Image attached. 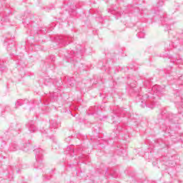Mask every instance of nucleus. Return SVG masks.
Listing matches in <instances>:
<instances>
[{"mask_svg": "<svg viewBox=\"0 0 183 183\" xmlns=\"http://www.w3.org/2000/svg\"><path fill=\"white\" fill-rule=\"evenodd\" d=\"M164 92L163 89H161V86L159 85H154L152 89H148L146 93L139 94L137 97V101L141 102L140 106L142 108H150L154 109V99H157V97H159L161 94Z\"/></svg>", "mask_w": 183, "mask_h": 183, "instance_id": "nucleus-1", "label": "nucleus"}, {"mask_svg": "<svg viewBox=\"0 0 183 183\" xmlns=\"http://www.w3.org/2000/svg\"><path fill=\"white\" fill-rule=\"evenodd\" d=\"M58 127H59V122H58L57 120H50L49 122H47L46 125L43 127V129L41 130V134L42 135L49 137V138H51V135H54L56 129H58Z\"/></svg>", "mask_w": 183, "mask_h": 183, "instance_id": "nucleus-2", "label": "nucleus"}, {"mask_svg": "<svg viewBox=\"0 0 183 183\" xmlns=\"http://www.w3.org/2000/svg\"><path fill=\"white\" fill-rule=\"evenodd\" d=\"M153 20L155 21H160L163 26H169L172 24V20L166 18L164 13L159 9L153 11Z\"/></svg>", "mask_w": 183, "mask_h": 183, "instance_id": "nucleus-3", "label": "nucleus"}, {"mask_svg": "<svg viewBox=\"0 0 183 183\" xmlns=\"http://www.w3.org/2000/svg\"><path fill=\"white\" fill-rule=\"evenodd\" d=\"M76 53L75 51L71 50L70 53H69V55L67 56L68 61H76V58H81L82 56V54L85 52V47L83 46L78 44L76 46Z\"/></svg>", "mask_w": 183, "mask_h": 183, "instance_id": "nucleus-4", "label": "nucleus"}, {"mask_svg": "<svg viewBox=\"0 0 183 183\" xmlns=\"http://www.w3.org/2000/svg\"><path fill=\"white\" fill-rule=\"evenodd\" d=\"M182 44H183V40L181 39V38L179 37V34H177L173 36L172 44L169 42L165 44V48L167 49V51H171V48H172V46L174 48H177L178 45H182Z\"/></svg>", "mask_w": 183, "mask_h": 183, "instance_id": "nucleus-5", "label": "nucleus"}, {"mask_svg": "<svg viewBox=\"0 0 183 183\" xmlns=\"http://www.w3.org/2000/svg\"><path fill=\"white\" fill-rule=\"evenodd\" d=\"M162 117L163 119H165L166 118V122L167 121H169V122H171V124H177V122H178V115L177 114L162 112Z\"/></svg>", "mask_w": 183, "mask_h": 183, "instance_id": "nucleus-6", "label": "nucleus"}, {"mask_svg": "<svg viewBox=\"0 0 183 183\" xmlns=\"http://www.w3.org/2000/svg\"><path fill=\"white\" fill-rule=\"evenodd\" d=\"M71 41H72V36H59L56 38V42L61 45V46H65L71 44Z\"/></svg>", "mask_w": 183, "mask_h": 183, "instance_id": "nucleus-7", "label": "nucleus"}, {"mask_svg": "<svg viewBox=\"0 0 183 183\" xmlns=\"http://www.w3.org/2000/svg\"><path fill=\"white\" fill-rule=\"evenodd\" d=\"M34 152L35 154L36 159H43L44 153L45 152L44 149H42L41 147H36Z\"/></svg>", "mask_w": 183, "mask_h": 183, "instance_id": "nucleus-8", "label": "nucleus"}, {"mask_svg": "<svg viewBox=\"0 0 183 183\" xmlns=\"http://www.w3.org/2000/svg\"><path fill=\"white\" fill-rule=\"evenodd\" d=\"M108 12L109 14H112V15H115L116 19H118V16H124V11H118L117 8L112 7L109 9Z\"/></svg>", "mask_w": 183, "mask_h": 183, "instance_id": "nucleus-9", "label": "nucleus"}, {"mask_svg": "<svg viewBox=\"0 0 183 183\" xmlns=\"http://www.w3.org/2000/svg\"><path fill=\"white\" fill-rule=\"evenodd\" d=\"M26 127L31 133L36 132L37 129L36 126L35 125V122L32 120L28 122Z\"/></svg>", "mask_w": 183, "mask_h": 183, "instance_id": "nucleus-10", "label": "nucleus"}, {"mask_svg": "<svg viewBox=\"0 0 183 183\" xmlns=\"http://www.w3.org/2000/svg\"><path fill=\"white\" fill-rule=\"evenodd\" d=\"M25 104H27L28 105H29V101L28 100H22V99H18L17 101H16L15 102V109H18V108H19V107H22V105H25Z\"/></svg>", "mask_w": 183, "mask_h": 183, "instance_id": "nucleus-11", "label": "nucleus"}, {"mask_svg": "<svg viewBox=\"0 0 183 183\" xmlns=\"http://www.w3.org/2000/svg\"><path fill=\"white\" fill-rule=\"evenodd\" d=\"M36 169H42L44 168V163L42 162V159H36V162L34 165Z\"/></svg>", "mask_w": 183, "mask_h": 183, "instance_id": "nucleus-12", "label": "nucleus"}, {"mask_svg": "<svg viewBox=\"0 0 183 183\" xmlns=\"http://www.w3.org/2000/svg\"><path fill=\"white\" fill-rule=\"evenodd\" d=\"M137 36H138V38L142 39V38H145V30L144 29V28L142 27H139L137 29Z\"/></svg>", "mask_w": 183, "mask_h": 183, "instance_id": "nucleus-13", "label": "nucleus"}, {"mask_svg": "<svg viewBox=\"0 0 183 183\" xmlns=\"http://www.w3.org/2000/svg\"><path fill=\"white\" fill-rule=\"evenodd\" d=\"M66 154H68V155H70V157H74L75 154V150L72 148V146L67 147L66 149Z\"/></svg>", "mask_w": 183, "mask_h": 183, "instance_id": "nucleus-14", "label": "nucleus"}, {"mask_svg": "<svg viewBox=\"0 0 183 183\" xmlns=\"http://www.w3.org/2000/svg\"><path fill=\"white\" fill-rule=\"evenodd\" d=\"M18 148H19L18 144H16V143L15 142H13L10 144L9 150L11 152H15L18 149Z\"/></svg>", "mask_w": 183, "mask_h": 183, "instance_id": "nucleus-15", "label": "nucleus"}, {"mask_svg": "<svg viewBox=\"0 0 183 183\" xmlns=\"http://www.w3.org/2000/svg\"><path fill=\"white\" fill-rule=\"evenodd\" d=\"M119 114H120V115H125V117H127L128 118H131V114L125 110H122L120 113L119 112Z\"/></svg>", "mask_w": 183, "mask_h": 183, "instance_id": "nucleus-16", "label": "nucleus"}, {"mask_svg": "<svg viewBox=\"0 0 183 183\" xmlns=\"http://www.w3.org/2000/svg\"><path fill=\"white\" fill-rule=\"evenodd\" d=\"M10 128H14V129H15V131H16L15 135H18V134H19V132H18V129H19L18 128V124H12L10 126Z\"/></svg>", "mask_w": 183, "mask_h": 183, "instance_id": "nucleus-17", "label": "nucleus"}, {"mask_svg": "<svg viewBox=\"0 0 183 183\" xmlns=\"http://www.w3.org/2000/svg\"><path fill=\"white\" fill-rule=\"evenodd\" d=\"M67 84H68V85H69L70 86H74V84H75V80L74 79L73 77H71V78H70L69 79H68Z\"/></svg>", "mask_w": 183, "mask_h": 183, "instance_id": "nucleus-18", "label": "nucleus"}, {"mask_svg": "<svg viewBox=\"0 0 183 183\" xmlns=\"http://www.w3.org/2000/svg\"><path fill=\"white\" fill-rule=\"evenodd\" d=\"M0 71L1 72H4V71H6V66H5L4 62L0 63Z\"/></svg>", "mask_w": 183, "mask_h": 183, "instance_id": "nucleus-19", "label": "nucleus"}, {"mask_svg": "<svg viewBox=\"0 0 183 183\" xmlns=\"http://www.w3.org/2000/svg\"><path fill=\"white\" fill-rule=\"evenodd\" d=\"M144 85L146 86V88L151 86V80H146L144 83Z\"/></svg>", "mask_w": 183, "mask_h": 183, "instance_id": "nucleus-20", "label": "nucleus"}, {"mask_svg": "<svg viewBox=\"0 0 183 183\" xmlns=\"http://www.w3.org/2000/svg\"><path fill=\"white\" fill-rule=\"evenodd\" d=\"M157 8H159V6H164V1L163 0H159L157 2Z\"/></svg>", "mask_w": 183, "mask_h": 183, "instance_id": "nucleus-21", "label": "nucleus"}, {"mask_svg": "<svg viewBox=\"0 0 183 183\" xmlns=\"http://www.w3.org/2000/svg\"><path fill=\"white\" fill-rule=\"evenodd\" d=\"M4 111V112H11L12 110L9 106H6Z\"/></svg>", "mask_w": 183, "mask_h": 183, "instance_id": "nucleus-22", "label": "nucleus"}, {"mask_svg": "<svg viewBox=\"0 0 183 183\" xmlns=\"http://www.w3.org/2000/svg\"><path fill=\"white\" fill-rule=\"evenodd\" d=\"M21 149H23V151H28L29 150V144H26V146H24V147L21 148Z\"/></svg>", "mask_w": 183, "mask_h": 183, "instance_id": "nucleus-23", "label": "nucleus"}, {"mask_svg": "<svg viewBox=\"0 0 183 183\" xmlns=\"http://www.w3.org/2000/svg\"><path fill=\"white\" fill-rule=\"evenodd\" d=\"M130 86H131V88H133V89H132V91L134 92H136V93H138V92H139V90H137V89H135V84H130Z\"/></svg>", "mask_w": 183, "mask_h": 183, "instance_id": "nucleus-24", "label": "nucleus"}, {"mask_svg": "<svg viewBox=\"0 0 183 183\" xmlns=\"http://www.w3.org/2000/svg\"><path fill=\"white\" fill-rule=\"evenodd\" d=\"M115 117H113V124H115V122H118V119H119V117L117 115H115Z\"/></svg>", "mask_w": 183, "mask_h": 183, "instance_id": "nucleus-25", "label": "nucleus"}, {"mask_svg": "<svg viewBox=\"0 0 183 183\" xmlns=\"http://www.w3.org/2000/svg\"><path fill=\"white\" fill-rule=\"evenodd\" d=\"M96 20H97L98 22H102V21H104V19H103L102 16H99V17H97V18H96Z\"/></svg>", "mask_w": 183, "mask_h": 183, "instance_id": "nucleus-26", "label": "nucleus"}, {"mask_svg": "<svg viewBox=\"0 0 183 183\" xmlns=\"http://www.w3.org/2000/svg\"><path fill=\"white\" fill-rule=\"evenodd\" d=\"M179 63L183 64V60H182V59H177V60H176V64H179Z\"/></svg>", "mask_w": 183, "mask_h": 183, "instance_id": "nucleus-27", "label": "nucleus"}, {"mask_svg": "<svg viewBox=\"0 0 183 183\" xmlns=\"http://www.w3.org/2000/svg\"><path fill=\"white\" fill-rule=\"evenodd\" d=\"M161 128L163 131H167V126L161 127Z\"/></svg>", "mask_w": 183, "mask_h": 183, "instance_id": "nucleus-28", "label": "nucleus"}, {"mask_svg": "<svg viewBox=\"0 0 183 183\" xmlns=\"http://www.w3.org/2000/svg\"><path fill=\"white\" fill-rule=\"evenodd\" d=\"M51 59L52 61H55V56H51Z\"/></svg>", "mask_w": 183, "mask_h": 183, "instance_id": "nucleus-29", "label": "nucleus"}, {"mask_svg": "<svg viewBox=\"0 0 183 183\" xmlns=\"http://www.w3.org/2000/svg\"><path fill=\"white\" fill-rule=\"evenodd\" d=\"M128 138H129V135H126L124 137V139H127Z\"/></svg>", "mask_w": 183, "mask_h": 183, "instance_id": "nucleus-30", "label": "nucleus"}, {"mask_svg": "<svg viewBox=\"0 0 183 183\" xmlns=\"http://www.w3.org/2000/svg\"><path fill=\"white\" fill-rule=\"evenodd\" d=\"M175 95H176V97H179V92H177L175 93Z\"/></svg>", "mask_w": 183, "mask_h": 183, "instance_id": "nucleus-31", "label": "nucleus"}, {"mask_svg": "<svg viewBox=\"0 0 183 183\" xmlns=\"http://www.w3.org/2000/svg\"><path fill=\"white\" fill-rule=\"evenodd\" d=\"M120 149H121V150H123V152H124V154H126L127 152H126L125 150H124V148H121Z\"/></svg>", "mask_w": 183, "mask_h": 183, "instance_id": "nucleus-32", "label": "nucleus"}, {"mask_svg": "<svg viewBox=\"0 0 183 183\" xmlns=\"http://www.w3.org/2000/svg\"><path fill=\"white\" fill-rule=\"evenodd\" d=\"M107 174H108V169H106L105 175H107Z\"/></svg>", "mask_w": 183, "mask_h": 183, "instance_id": "nucleus-33", "label": "nucleus"}, {"mask_svg": "<svg viewBox=\"0 0 183 183\" xmlns=\"http://www.w3.org/2000/svg\"><path fill=\"white\" fill-rule=\"evenodd\" d=\"M88 183H94V180H91V181L89 182Z\"/></svg>", "mask_w": 183, "mask_h": 183, "instance_id": "nucleus-34", "label": "nucleus"}, {"mask_svg": "<svg viewBox=\"0 0 183 183\" xmlns=\"http://www.w3.org/2000/svg\"><path fill=\"white\" fill-rule=\"evenodd\" d=\"M6 39H9V38H11V36H7V37H6Z\"/></svg>", "mask_w": 183, "mask_h": 183, "instance_id": "nucleus-35", "label": "nucleus"}, {"mask_svg": "<svg viewBox=\"0 0 183 183\" xmlns=\"http://www.w3.org/2000/svg\"><path fill=\"white\" fill-rule=\"evenodd\" d=\"M69 168H71V167H72V165L69 164Z\"/></svg>", "mask_w": 183, "mask_h": 183, "instance_id": "nucleus-36", "label": "nucleus"}, {"mask_svg": "<svg viewBox=\"0 0 183 183\" xmlns=\"http://www.w3.org/2000/svg\"><path fill=\"white\" fill-rule=\"evenodd\" d=\"M167 29L169 31V29H170L169 27H167Z\"/></svg>", "mask_w": 183, "mask_h": 183, "instance_id": "nucleus-37", "label": "nucleus"}, {"mask_svg": "<svg viewBox=\"0 0 183 183\" xmlns=\"http://www.w3.org/2000/svg\"><path fill=\"white\" fill-rule=\"evenodd\" d=\"M50 82H52V80H51V79H50Z\"/></svg>", "mask_w": 183, "mask_h": 183, "instance_id": "nucleus-38", "label": "nucleus"}, {"mask_svg": "<svg viewBox=\"0 0 183 183\" xmlns=\"http://www.w3.org/2000/svg\"><path fill=\"white\" fill-rule=\"evenodd\" d=\"M117 131H119V128H117Z\"/></svg>", "mask_w": 183, "mask_h": 183, "instance_id": "nucleus-39", "label": "nucleus"}, {"mask_svg": "<svg viewBox=\"0 0 183 183\" xmlns=\"http://www.w3.org/2000/svg\"><path fill=\"white\" fill-rule=\"evenodd\" d=\"M40 102H42V101H41V100H40Z\"/></svg>", "mask_w": 183, "mask_h": 183, "instance_id": "nucleus-40", "label": "nucleus"}, {"mask_svg": "<svg viewBox=\"0 0 183 183\" xmlns=\"http://www.w3.org/2000/svg\"><path fill=\"white\" fill-rule=\"evenodd\" d=\"M49 178H47V180H49Z\"/></svg>", "mask_w": 183, "mask_h": 183, "instance_id": "nucleus-41", "label": "nucleus"}]
</instances>
